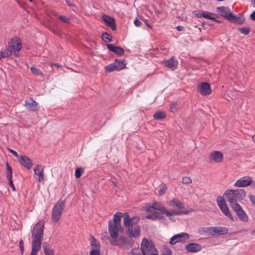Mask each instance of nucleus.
<instances>
[{
	"instance_id": "29",
	"label": "nucleus",
	"mask_w": 255,
	"mask_h": 255,
	"mask_svg": "<svg viewBox=\"0 0 255 255\" xmlns=\"http://www.w3.org/2000/svg\"><path fill=\"white\" fill-rule=\"evenodd\" d=\"M211 157L212 159H222L223 158V154L218 151H214L210 153Z\"/></svg>"
},
{
	"instance_id": "9",
	"label": "nucleus",
	"mask_w": 255,
	"mask_h": 255,
	"mask_svg": "<svg viewBox=\"0 0 255 255\" xmlns=\"http://www.w3.org/2000/svg\"><path fill=\"white\" fill-rule=\"evenodd\" d=\"M152 205L154 207V208L155 210L161 211L162 213L165 214L167 216L187 214L189 213V211H176L174 210H172L170 211H167L160 203L158 202H154L152 204Z\"/></svg>"
},
{
	"instance_id": "31",
	"label": "nucleus",
	"mask_w": 255,
	"mask_h": 255,
	"mask_svg": "<svg viewBox=\"0 0 255 255\" xmlns=\"http://www.w3.org/2000/svg\"><path fill=\"white\" fill-rule=\"evenodd\" d=\"M198 17H203L205 18L208 19H212V20H215V18L212 16V13L207 12V11H203L201 13L199 14L198 15Z\"/></svg>"
},
{
	"instance_id": "17",
	"label": "nucleus",
	"mask_w": 255,
	"mask_h": 255,
	"mask_svg": "<svg viewBox=\"0 0 255 255\" xmlns=\"http://www.w3.org/2000/svg\"><path fill=\"white\" fill-rule=\"evenodd\" d=\"M24 105L28 110L35 111L37 109L38 104L34 101L32 98H29L25 101V104Z\"/></svg>"
},
{
	"instance_id": "60",
	"label": "nucleus",
	"mask_w": 255,
	"mask_h": 255,
	"mask_svg": "<svg viewBox=\"0 0 255 255\" xmlns=\"http://www.w3.org/2000/svg\"><path fill=\"white\" fill-rule=\"evenodd\" d=\"M251 233L252 235H255V229L253 230L252 232H251Z\"/></svg>"
},
{
	"instance_id": "2",
	"label": "nucleus",
	"mask_w": 255,
	"mask_h": 255,
	"mask_svg": "<svg viewBox=\"0 0 255 255\" xmlns=\"http://www.w3.org/2000/svg\"><path fill=\"white\" fill-rule=\"evenodd\" d=\"M247 193L245 189H229L224 193L227 201L229 202L231 208L240 205L238 202L243 200L246 196Z\"/></svg>"
},
{
	"instance_id": "12",
	"label": "nucleus",
	"mask_w": 255,
	"mask_h": 255,
	"mask_svg": "<svg viewBox=\"0 0 255 255\" xmlns=\"http://www.w3.org/2000/svg\"><path fill=\"white\" fill-rule=\"evenodd\" d=\"M189 239L188 234L182 233L173 236L170 239V244L172 245H175L177 242H181L187 240Z\"/></svg>"
},
{
	"instance_id": "64",
	"label": "nucleus",
	"mask_w": 255,
	"mask_h": 255,
	"mask_svg": "<svg viewBox=\"0 0 255 255\" xmlns=\"http://www.w3.org/2000/svg\"><path fill=\"white\" fill-rule=\"evenodd\" d=\"M146 25H147V26L148 27H149V28H151V27H152L151 25H149V24H146Z\"/></svg>"
},
{
	"instance_id": "57",
	"label": "nucleus",
	"mask_w": 255,
	"mask_h": 255,
	"mask_svg": "<svg viewBox=\"0 0 255 255\" xmlns=\"http://www.w3.org/2000/svg\"><path fill=\"white\" fill-rule=\"evenodd\" d=\"M66 2L68 4V5L70 6H72L73 5L72 1L70 0H66Z\"/></svg>"
},
{
	"instance_id": "21",
	"label": "nucleus",
	"mask_w": 255,
	"mask_h": 255,
	"mask_svg": "<svg viewBox=\"0 0 255 255\" xmlns=\"http://www.w3.org/2000/svg\"><path fill=\"white\" fill-rule=\"evenodd\" d=\"M165 66L172 71L175 70L178 66V62L174 57L168 59L164 62Z\"/></svg>"
},
{
	"instance_id": "13",
	"label": "nucleus",
	"mask_w": 255,
	"mask_h": 255,
	"mask_svg": "<svg viewBox=\"0 0 255 255\" xmlns=\"http://www.w3.org/2000/svg\"><path fill=\"white\" fill-rule=\"evenodd\" d=\"M126 234L129 238L139 237L140 234L139 226L135 225L130 228L127 229L126 230Z\"/></svg>"
},
{
	"instance_id": "34",
	"label": "nucleus",
	"mask_w": 255,
	"mask_h": 255,
	"mask_svg": "<svg viewBox=\"0 0 255 255\" xmlns=\"http://www.w3.org/2000/svg\"><path fill=\"white\" fill-rule=\"evenodd\" d=\"M84 172V169L83 167H78L75 170V176L76 178H80L82 173Z\"/></svg>"
},
{
	"instance_id": "58",
	"label": "nucleus",
	"mask_w": 255,
	"mask_h": 255,
	"mask_svg": "<svg viewBox=\"0 0 255 255\" xmlns=\"http://www.w3.org/2000/svg\"><path fill=\"white\" fill-rule=\"evenodd\" d=\"M176 28L178 31H182L183 29V27L181 26H178Z\"/></svg>"
},
{
	"instance_id": "15",
	"label": "nucleus",
	"mask_w": 255,
	"mask_h": 255,
	"mask_svg": "<svg viewBox=\"0 0 255 255\" xmlns=\"http://www.w3.org/2000/svg\"><path fill=\"white\" fill-rule=\"evenodd\" d=\"M124 224L126 227V230L127 229H129L131 228L132 227H133L134 225L133 224L134 221L135 220H136L137 221L139 220V219H136L135 218H133L131 219L130 218L129 215L128 213H125L124 215Z\"/></svg>"
},
{
	"instance_id": "39",
	"label": "nucleus",
	"mask_w": 255,
	"mask_h": 255,
	"mask_svg": "<svg viewBox=\"0 0 255 255\" xmlns=\"http://www.w3.org/2000/svg\"><path fill=\"white\" fill-rule=\"evenodd\" d=\"M179 108V104L177 103H172L170 104V111L173 112L177 110Z\"/></svg>"
},
{
	"instance_id": "49",
	"label": "nucleus",
	"mask_w": 255,
	"mask_h": 255,
	"mask_svg": "<svg viewBox=\"0 0 255 255\" xmlns=\"http://www.w3.org/2000/svg\"><path fill=\"white\" fill-rule=\"evenodd\" d=\"M100 251L98 250H92L90 253V255H100Z\"/></svg>"
},
{
	"instance_id": "6",
	"label": "nucleus",
	"mask_w": 255,
	"mask_h": 255,
	"mask_svg": "<svg viewBox=\"0 0 255 255\" xmlns=\"http://www.w3.org/2000/svg\"><path fill=\"white\" fill-rule=\"evenodd\" d=\"M139 250L144 255H158L157 249L151 243L148 242L145 238L142 240Z\"/></svg>"
},
{
	"instance_id": "47",
	"label": "nucleus",
	"mask_w": 255,
	"mask_h": 255,
	"mask_svg": "<svg viewBox=\"0 0 255 255\" xmlns=\"http://www.w3.org/2000/svg\"><path fill=\"white\" fill-rule=\"evenodd\" d=\"M19 248H20V250L21 253V254H22L23 253V251H24V246H23V242L22 240H20V241L19 242Z\"/></svg>"
},
{
	"instance_id": "16",
	"label": "nucleus",
	"mask_w": 255,
	"mask_h": 255,
	"mask_svg": "<svg viewBox=\"0 0 255 255\" xmlns=\"http://www.w3.org/2000/svg\"><path fill=\"white\" fill-rule=\"evenodd\" d=\"M251 177L250 176H244L239 178L235 183L234 185L238 187H243L249 186L250 180Z\"/></svg>"
},
{
	"instance_id": "26",
	"label": "nucleus",
	"mask_w": 255,
	"mask_h": 255,
	"mask_svg": "<svg viewBox=\"0 0 255 255\" xmlns=\"http://www.w3.org/2000/svg\"><path fill=\"white\" fill-rule=\"evenodd\" d=\"M90 244L92 250H100L101 246L99 241H98L94 237H91L90 239Z\"/></svg>"
},
{
	"instance_id": "19",
	"label": "nucleus",
	"mask_w": 255,
	"mask_h": 255,
	"mask_svg": "<svg viewBox=\"0 0 255 255\" xmlns=\"http://www.w3.org/2000/svg\"><path fill=\"white\" fill-rule=\"evenodd\" d=\"M199 92L202 95H209L211 90L209 84L207 83L204 82L202 83L198 87Z\"/></svg>"
},
{
	"instance_id": "44",
	"label": "nucleus",
	"mask_w": 255,
	"mask_h": 255,
	"mask_svg": "<svg viewBox=\"0 0 255 255\" xmlns=\"http://www.w3.org/2000/svg\"><path fill=\"white\" fill-rule=\"evenodd\" d=\"M59 18L61 21H62L65 23H68L70 21V19L69 17H66L64 15H60L59 16Z\"/></svg>"
},
{
	"instance_id": "5",
	"label": "nucleus",
	"mask_w": 255,
	"mask_h": 255,
	"mask_svg": "<svg viewBox=\"0 0 255 255\" xmlns=\"http://www.w3.org/2000/svg\"><path fill=\"white\" fill-rule=\"evenodd\" d=\"M217 11L220 14L221 16L226 17L231 21L239 22L240 23H242L244 22V19L238 20L239 17L233 14L231 11L230 9L228 7H217Z\"/></svg>"
},
{
	"instance_id": "7",
	"label": "nucleus",
	"mask_w": 255,
	"mask_h": 255,
	"mask_svg": "<svg viewBox=\"0 0 255 255\" xmlns=\"http://www.w3.org/2000/svg\"><path fill=\"white\" fill-rule=\"evenodd\" d=\"M65 208V203L63 201H59L54 206L52 213L51 218L53 222L57 223L60 219L62 213Z\"/></svg>"
},
{
	"instance_id": "8",
	"label": "nucleus",
	"mask_w": 255,
	"mask_h": 255,
	"mask_svg": "<svg viewBox=\"0 0 255 255\" xmlns=\"http://www.w3.org/2000/svg\"><path fill=\"white\" fill-rule=\"evenodd\" d=\"M134 244V242L125 237H120L113 241L111 244L113 246H117L124 250H128L131 248Z\"/></svg>"
},
{
	"instance_id": "27",
	"label": "nucleus",
	"mask_w": 255,
	"mask_h": 255,
	"mask_svg": "<svg viewBox=\"0 0 255 255\" xmlns=\"http://www.w3.org/2000/svg\"><path fill=\"white\" fill-rule=\"evenodd\" d=\"M42 248L45 255H54L53 250L47 243L43 244Z\"/></svg>"
},
{
	"instance_id": "56",
	"label": "nucleus",
	"mask_w": 255,
	"mask_h": 255,
	"mask_svg": "<svg viewBox=\"0 0 255 255\" xmlns=\"http://www.w3.org/2000/svg\"><path fill=\"white\" fill-rule=\"evenodd\" d=\"M250 17L252 20H255V11L251 14Z\"/></svg>"
},
{
	"instance_id": "11",
	"label": "nucleus",
	"mask_w": 255,
	"mask_h": 255,
	"mask_svg": "<svg viewBox=\"0 0 255 255\" xmlns=\"http://www.w3.org/2000/svg\"><path fill=\"white\" fill-rule=\"evenodd\" d=\"M236 213L238 218L243 222L248 221L249 218L247 214L243 210L240 205L231 208Z\"/></svg>"
},
{
	"instance_id": "18",
	"label": "nucleus",
	"mask_w": 255,
	"mask_h": 255,
	"mask_svg": "<svg viewBox=\"0 0 255 255\" xmlns=\"http://www.w3.org/2000/svg\"><path fill=\"white\" fill-rule=\"evenodd\" d=\"M34 172L35 175V178L39 182H41L43 180V167L40 165H37L35 166L34 168Z\"/></svg>"
},
{
	"instance_id": "61",
	"label": "nucleus",
	"mask_w": 255,
	"mask_h": 255,
	"mask_svg": "<svg viewBox=\"0 0 255 255\" xmlns=\"http://www.w3.org/2000/svg\"><path fill=\"white\" fill-rule=\"evenodd\" d=\"M252 138H253V141L255 143V135L253 136Z\"/></svg>"
},
{
	"instance_id": "51",
	"label": "nucleus",
	"mask_w": 255,
	"mask_h": 255,
	"mask_svg": "<svg viewBox=\"0 0 255 255\" xmlns=\"http://www.w3.org/2000/svg\"><path fill=\"white\" fill-rule=\"evenodd\" d=\"M172 253L171 250L168 249H165L164 250L163 255H172Z\"/></svg>"
},
{
	"instance_id": "55",
	"label": "nucleus",
	"mask_w": 255,
	"mask_h": 255,
	"mask_svg": "<svg viewBox=\"0 0 255 255\" xmlns=\"http://www.w3.org/2000/svg\"><path fill=\"white\" fill-rule=\"evenodd\" d=\"M134 24L136 26H140L141 24V22L136 18L134 20Z\"/></svg>"
},
{
	"instance_id": "1",
	"label": "nucleus",
	"mask_w": 255,
	"mask_h": 255,
	"mask_svg": "<svg viewBox=\"0 0 255 255\" xmlns=\"http://www.w3.org/2000/svg\"><path fill=\"white\" fill-rule=\"evenodd\" d=\"M44 221L41 220L35 224L32 230V250L29 255H37L41 248L42 240L43 237Z\"/></svg>"
},
{
	"instance_id": "23",
	"label": "nucleus",
	"mask_w": 255,
	"mask_h": 255,
	"mask_svg": "<svg viewBox=\"0 0 255 255\" xmlns=\"http://www.w3.org/2000/svg\"><path fill=\"white\" fill-rule=\"evenodd\" d=\"M186 250L190 253H195L201 250V246L196 243H189L185 247Z\"/></svg>"
},
{
	"instance_id": "10",
	"label": "nucleus",
	"mask_w": 255,
	"mask_h": 255,
	"mask_svg": "<svg viewBox=\"0 0 255 255\" xmlns=\"http://www.w3.org/2000/svg\"><path fill=\"white\" fill-rule=\"evenodd\" d=\"M217 202L218 206L223 213L227 216L230 219L233 221L234 217L231 214L226 201L223 197L219 196L217 199Z\"/></svg>"
},
{
	"instance_id": "14",
	"label": "nucleus",
	"mask_w": 255,
	"mask_h": 255,
	"mask_svg": "<svg viewBox=\"0 0 255 255\" xmlns=\"http://www.w3.org/2000/svg\"><path fill=\"white\" fill-rule=\"evenodd\" d=\"M102 19L105 24L110 27L112 30L114 31L116 30L115 19L113 17L104 14L102 15Z\"/></svg>"
},
{
	"instance_id": "30",
	"label": "nucleus",
	"mask_w": 255,
	"mask_h": 255,
	"mask_svg": "<svg viewBox=\"0 0 255 255\" xmlns=\"http://www.w3.org/2000/svg\"><path fill=\"white\" fill-rule=\"evenodd\" d=\"M165 116L166 115L165 112L162 111H158L153 115V117L156 120H160L165 118Z\"/></svg>"
},
{
	"instance_id": "41",
	"label": "nucleus",
	"mask_w": 255,
	"mask_h": 255,
	"mask_svg": "<svg viewBox=\"0 0 255 255\" xmlns=\"http://www.w3.org/2000/svg\"><path fill=\"white\" fill-rule=\"evenodd\" d=\"M131 255H144L141 253L139 249H133L131 251Z\"/></svg>"
},
{
	"instance_id": "46",
	"label": "nucleus",
	"mask_w": 255,
	"mask_h": 255,
	"mask_svg": "<svg viewBox=\"0 0 255 255\" xmlns=\"http://www.w3.org/2000/svg\"><path fill=\"white\" fill-rule=\"evenodd\" d=\"M154 208V207L153 206V205L150 206H146L145 207V210L147 212L153 213L155 210Z\"/></svg>"
},
{
	"instance_id": "36",
	"label": "nucleus",
	"mask_w": 255,
	"mask_h": 255,
	"mask_svg": "<svg viewBox=\"0 0 255 255\" xmlns=\"http://www.w3.org/2000/svg\"><path fill=\"white\" fill-rule=\"evenodd\" d=\"M8 150L13 155H14L16 157L19 158V159H29L27 157L25 156L20 155L19 156L17 152L12 149H8Z\"/></svg>"
},
{
	"instance_id": "40",
	"label": "nucleus",
	"mask_w": 255,
	"mask_h": 255,
	"mask_svg": "<svg viewBox=\"0 0 255 255\" xmlns=\"http://www.w3.org/2000/svg\"><path fill=\"white\" fill-rule=\"evenodd\" d=\"M30 70L32 73L35 75H40L42 74V72L39 69L36 68L34 67H31L30 68Z\"/></svg>"
},
{
	"instance_id": "32",
	"label": "nucleus",
	"mask_w": 255,
	"mask_h": 255,
	"mask_svg": "<svg viewBox=\"0 0 255 255\" xmlns=\"http://www.w3.org/2000/svg\"><path fill=\"white\" fill-rule=\"evenodd\" d=\"M21 164L26 167L28 169L31 168L32 166V163L31 160H20Z\"/></svg>"
},
{
	"instance_id": "59",
	"label": "nucleus",
	"mask_w": 255,
	"mask_h": 255,
	"mask_svg": "<svg viewBox=\"0 0 255 255\" xmlns=\"http://www.w3.org/2000/svg\"><path fill=\"white\" fill-rule=\"evenodd\" d=\"M51 64H52V65H54V66H56V67H60L61 66V65H58V64H53V63H52Z\"/></svg>"
},
{
	"instance_id": "42",
	"label": "nucleus",
	"mask_w": 255,
	"mask_h": 255,
	"mask_svg": "<svg viewBox=\"0 0 255 255\" xmlns=\"http://www.w3.org/2000/svg\"><path fill=\"white\" fill-rule=\"evenodd\" d=\"M239 31L245 35L249 34L250 32V28L248 27H241L239 28Z\"/></svg>"
},
{
	"instance_id": "4",
	"label": "nucleus",
	"mask_w": 255,
	"mask_h": 255,
	"mask_svg": "<svg viewBox=\"0 0 255 255\" xmlns=\"http://www.w3.org/2000/svg\"><path fill=\"white\" fill-rule=\"evenodd\" d=\"M8 46L7 51L8 53V57L12 54L18 56L22 47L20 39L16 37L11 38L8 42Z\"/></svg>"
},
{
	"instance_id": "37",
	"label": "nucleus",
	"mask_w": 255,
	"mask_h": 255,
	"mask_svg": "<svg viewBox=\"0 0 255 255\" xmlns=\"http://www.w3.org/2000/svg\"><path fill=\"white\" fill-rule=\"evenodd\" d=\"M8 57V53L7 48L2 49L0 51V59Z\"/></svg>"
},
{
	"instance_id": "35",
	"label": "nucleus",
	"mask_w": 255,
	"mask_h": 255,
	"mask_svg": "<svg viewBox=\"0 0 255 255\" xmlns=\"http://www.w3.org/2000/svg\"><path fill=\"white\" fill-rule=\"evenodd\" d=\"M6 177L7 178H12V169L9 166L8 162L6 163Z\"/></svg>"
},
{
	"instance_id": "22",
	"label": "nucleus",
	"mask_w": 255,
	"mask_h": 255,
	"mask_svg": "<svg viewBox=\"0 0 255 255\" xmlns=\"http://www.w3.org/2000/svg\"><path fill=\"white\" fill-rule=\"evenodd\" d=\"M168 205L170 207H176L180 209L179 211H185V210H184L185 208L184 204L176 199H173L169 201ZM185 211H187L185 210Z\"/></svg>"
},
{
	"instance_id": "3",
	"label": "nucleus",
	"mask_w": 255,
	"mask_h": 255,
	"mask_svg": "<svg viewBox=\"0 0 255 255\" xmlns=\"http://www.w3.org/2000/svg\"><path fill=\"white\" fill-rule=\"evenodd\" d=\"M122 213H116L113 220L109 222V232L111 238L109 240L110 244L119 237V232L122 230V227L121 224V219Z\"/></svg>"
},
{
	"instance_id": "52",
	"label": "nucleus",
	"mask_w": 255,
	"mask_h": 255,
	"mask_svg": "<svg viewBox=\"0 0 255 255\" xmlns=\"http://www.w3.org/2000/svg\"><path fill=\"white\" fill-rule=\"evenodd\" d=\"M249 197L251 202L255 206V196L253 195H250Z\"/></svg>"
},
{
	"instance_id": "63",
	"label": "nucleus",
	"mask_w": 255,
	"mask_h": 255,
	"mask_svg": "<svg viewBox=\"0 0 255 255\" xmlns=\"http://www.w3.org/2000/svg\"><path fill=\"white\" fill-rule=\"evenodd\" d=\"M113 184L115 186H117V183L116 182H113Z\"/></svg>"
},
{
	"instance_id": "33",
	"label": "nucleus",
	"mask_w": 255,
	"mask_h": 255,
	"mask_svg": "<svg viewBox=\"0 0 255 255\" xmlns=\"http://www.w3.org/2000/svg\"><path fill=\"white\" fill-rule=\"evenodd\" d=\"M102 38L105 42H111L113 41L112 36L107 32H105L103 34Z\"/></svg>"
},
{
	"instance_id": "48",
	"label": "nucleus",
	"mask_w": 255,
	"mask_h": 255,
	"mask_svg": "<svg viewBox=\"0 0 255 255\" xmlns=\"http://www.w3.org/2000/svg\"><path fill=\"white\" fill-rule=\"evenodd\" d=\"M153 214L155 216L156 219H160L162 217V215L161 213L158 212H154L153 213Z\"/></svg>"
},
{
	"instance_id": "50",
	"label": "nucleus",
	"mask_w": 255,
	"mask_h": 255,
	"mask_svg": "<svg viewBox=\"0 0 255 255\" xmlns=\"http://www.w3.org/2000/svg\"><path fill=\"white\" fill-rule=\"evenodd\" d=\"M8 179V181H9V185L10 186L11 188V189L13 191H15V186L12 182V178H7Z\"/></svg>"
},
{
	"instance_id": "54",
	"label": "nucleus",
	"mask_w": 255,
	"mask_h": 255,
	"mask_svg": "<svg viewBox=\"0 0 255 255\" xmlns=\"http://www.w3.org/2000/svg\"><path fill=\"white\" fill-rule=\"evenodd\" d=\"M146 218L148 219H151L152 220H156V218H155V216H154V215L153 214L147 215L146 216Z\"/></svg>"
},
{
	"instance_id": "20",
	"label": "nucleus",
	"mask_w": 255,
	"mask_h": 255,
	"mask_svg": "<svg viewBox=\"0 0 255 255\" xmlns=\"http://www.w3.org/2000/svg\"><path fill=\"white\" fill-rule=\"evenodd\" d=\"M213 236L223 235L228 233V229L225 227H212Z\"/></svg>"
},
{
	"instance_id": "25",
	"label": "nucleus",
	"mask_w": 255,
	"mask_h": 255,
	"mask_svg": "<svg viewBox=\"0 0 255 255\" xmlns=\"http://www.w3.org/2000/svg\"><path fill=\"white\" fill-rule=\"evenodd\" d=\"M107 48L111 51L118 55H122L124 53V49L119 46H116L112 44H109L107 45Z\"/></svg>"
},
{
	"instance_id": "62",
	"label": "nucleus",
	"mask_w": 255,
	"mask_h": 255,
	"mask_svg": "<svg viewBox=\"0 0 255 255\" xmlns=\"http://www.w3.org/2000/svg\"><path fill=\"white\" fill-rule=\"evenodd\" d=\"M253 4L254 6L255 7V0H253Z\"/></svg>"
},
{
	"instance_id": "53",
	"label": "nucleus",
	"mask_w": 255,
	"mask_h": 255,
	"mask_svg": "<svg viewBox=\"0 0 255 255\" xmlns=\"http://www.w3.org/2000/svg\"><path fill=\"white\" fill-rule=\"evenodd\" d=\"M249 185H251L252 188L255 189V181L252 178L250 180Z\"/></svg>"
},
{
	"instance_id": "43",
	"label": "nucleus",
	"mask_w": 255,
	"mask_h": 255,
	"mask_svg": "<svg viewBox=\"0 0 255 255\" xmlns=\"http://www.w3.org/2000/svg\"><path fill=\"white\" fill-rule=\"evenodd\" d=\"M182 182L184 184H189L192 182V179L187 176H185L182 178Z\"/></svg>"
},
{
	"instance_id": "28",
	"label": "nucleus",
	"mask_w": 255,
	"mask_h": 255,
	"mask_svg": "<svg viewBox=\"0 0 255 255\" xmlns=\"http://www.w3.org/2000/svg\"><path fill=\"white\" fill-rule=\"evenodd\" d=\"M114 63L117 71L122 70L126 67V63L123 60H116Z\"/></svg>"
},
{
	"instance_id": "45",
	"label": "nucleus",
	"mask_w": 255,
	"mask_h": 255,
	"mask_svg": "<svg viewBox=\"0 0 255 255\" xmlns=\"http://www.w3.org/2000/svg\"><path fill=\"white\" fill-rule=\"evenodd\" d=\"M166 187L165 186H162L158 191V194L160 196H162L165 193L166 190Z\"/></svg>"
},
{
	"instance_id": "24",
	"label": "nucleus",
	"mask_w": 255,
	"mask_h": 255,
	"mask_svg": "<svg viewBox=\"0 0 255 255\" xmlns=\"http://www.w3.org/2000/svg\"><path fill=\"white\" fill-rule=\"evenodd\" d=\"M198 233L202 236H213L212 227L200 228Z\"/></svg>"
},
{
	"instance_id": "38",
	"label": "nucleus",
	"mask_w": 255,
	"mask_h": 255,
	"mask_svg": "<svg viewBox=\"0 0 255 255\" xmlns=\"http://www.w3.org/2000/svg\"><path fill=\"white\" fill-rule=\"evenodd\" d=\"M106 70L108 72H111L116 70L114 63H112L105 67Z\"/></svg>"
}]
</instances>
